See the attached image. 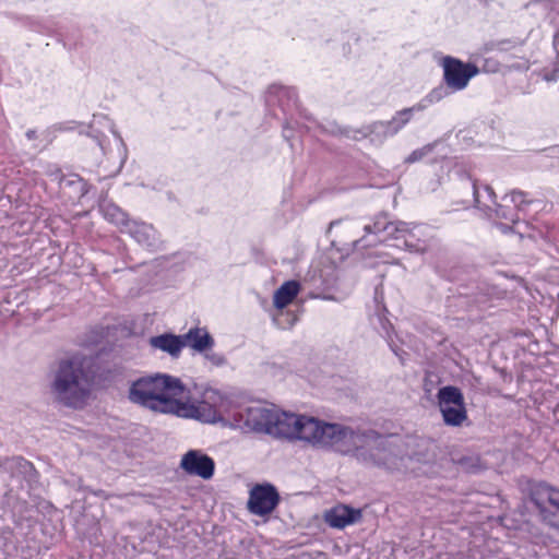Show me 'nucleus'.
Masks as SVG:
<instances>
[{
    "label": "nucleus",
    "instance_id": "obj_14",
    "mask_svg": "<svg viewBox=\"0 0 559 559\" xmlns=\"http://www.w3.org/2000/svg\"><path fill=\"white\" fill-rule=\"evenodd\" d=\"M527 237L540 242L543 250L559 260V221L539 223L534 221Z\"/></svg>",
    "mask_w": 559,
    "mask_h": 559
},
{
    "label": "nucleus",
    "instance_id": "obj_32",
    "mask_svg": "<svg viewBox=\"0 0 559 559\" xmlns=\"http://www.w3.org/2000/svg\"><path fill=\"white\" fill-rule=\"evenodd\" d=\"M4 559H28L31 551L24 546H19L12 538H5L2 548Z\"/></svg>",
    "mask_w": 559,
    "mask_h": 559
},
{
    "label": "nucleus",
    "instance_id": "obj_42",
    "mask_svg": "<svg viewBox=\"0 0 559 559\" xmlns=\"http://www.w3.org/2000/svg\"><path fill=\"white\" fill-rule=\"evenodd\" d=\"M389 346L391 350L394 353L395 356L400 358V360L404 364V355H406V352L400 348L396 344H394L392 341L389 342Z\"/></svg>",
    "mask_w": 559,
    "mask_h": 559
},
{
    "label": "nucleus",
    "instance_id": "obj_15",
    "mask_svg": "<svg viewBox=\"0 0 559 559\" xmlns=\"http://www.w3.org/2000/svg\"><path fill=\"white\" fill-rule=\"evenodd\" d=\"M323 132L331 133L333 135L341 134L353 140H360L369 136L372 142L379 143H382L385 139L393 136L392 133H389L390 128L388 121H374L357 130L334 123L331 129L323 130Z\"/></svg>",
    "mask_w": 559,
    "mask_h": 559
},
{
    "label": "nucleus",
    "instance_id": "obj_1",
    "mask_svg": "<svg viewBox=\"0 0 559 559\" xmlns=\"http://www.w3.org/2000/svg\"><path fill=\"white\" fill-rule=\"evenodd\" d=\"M187 391L177 377L156 372L132 381L128 400L135 405L159 414L191 418L201 423L214 424L221 419L216 408L206 402L195 405L179 397Z\"/></svg>",
    "mask_w": 559,
    "mask_h": 559
},
{
    "label": "nucleus",
    "instance_id": "obj_26",
    "mask_svg": "<svg viewBox=\"0 0 559 559\" xmlns=\"http://www.w3.org/2000/svg\"><path fill=\"white\" fill-rule=\"evenodd\" d=\"M98 211L109 223L116 225L120 230L131 221L129 215L112 201L104 199L98 204Z\"/></svg>",
    "mask_w": 559,
    "mask_h": 559
},
{
    "label": "nucleus",
    "instance_id": "obj_49",
    "mask_svg": "<svg viewBox=\"0 0 559 559\" xmlns=\"http://www.w3.org/2000/svg\"><path fill=\"white\" fill-rule=\"evenodd\" d=\"M480 2L487 3V0H479Z\"/></svg>",
    "mask_w": 559,
    "mask_h": 559
},
{
    "label": "nucleus",
    "instance_id": "obj_23",
    "mask_svg": "<svg viewBox=\"0 0 559 559\" xmlns=\"http://www.w3.org/2000/svg\"><path fill=\"white\" fill-rule=\"evenodd\" d=\"M373 305L374 312L372 314L371 321L374 325L379 326V329L388 340H391L393 324L388 318L389 311L384 304L383 290L378 286L374 288Z\"/></svg>",
    "mask_w": 559,
    "mask_h": 559
},
{
    "label": "nucleus",
    "instance_id": "obj_47",
    "mask_svg": "<svg viewBox=\"0 0 559 559\" xmlns=\"http://www.w3.org/2000/svg\"><path fill=\"white\" fill-rule=\"evenodd\" d=\"M112 133H114L115 138L120 142V145L122 146V148L126 151L127 146H126V143L123 142L121 134L117 131H112Z\"/></svg>",
    "mask_w": 559,
    "mask_h": 559
},
{
    "label": "nucleus",
    "instance_id": "obj_43",
    "mask_svg": "<svg viewBox=\"0 0 559 559\" xmlns=\"http://www.w3.org/2000/svg\"><path fill=\"white\" fill-rule=\"evenodd\" d=\"M514 226L515 225H509V224H503V223H499L497 224V227L503 233V234H508V233H511L514 230Z\"/></svg>",
    "mask_w": 559,
    "mask_h": 559
},
{
    "label": "nucleus",
    "instance_id": "obj_27",
    "mask_svg": "<svg viewBox=\"0 0 559 559\" xmlns=\"http://www.w3.org/2000/svg\"><path fill=\"white\" fill-rule=\"evenodd\" d=\"M300 283L296 280L284 282L274 293L273 304L276 309H284L298 295Z\"/></svg>",
    "mask_w": 559,
    "mask_h": 559
},
{
    "label": "nucleus",
    "instance_id": "obj_33",
    "mask_svg": "<svg viewBox=\"0 0 559 559\" xmlns=\"http://www.w3.org/2000/svg\"><path fill=\"white\" fill-rule=\"evenodd\" d=\"M86 518L84 516L82 520L76 523L78 533L82 534V536L87 539L91 544H98L99 536L102 535V530L99 523L95 520H91V524L86 530L83 528L85 524Z\"/></svg>",
    "mask_w": 559,
    "mask_h": 559
},
{
    "label": "nucleus",
    "instance_id": "obj_40",
    "mask_svg": "<svg viewBox=\"0 0 559 559\" xmlns=\"http://www.w3.org/2000/svg\"><path fill=\"white\" fill-rule=\"evenodd\" d=\"M522 45V41L520 40H514V39H504V40H500L496 44V47L498 50H501V51H507V50H510L516 46H521Z\"/></svg>",
    "mask_w": 559,
    "mask_h": 559
},
{
    "label": "nucleus",
    "instance_id": "obj_41",
    "mask_svg": "<svg viewBox=\"0 0 559 559\" xmlns=\"http://www.w3.org/2000/svg\"><path fill=\"white\" fill-rule=\"evenodd\" d=\"M552 13L549 16V23L552 24L555 27L559 26V0H554L552 4Z\"/></svg>",
    "mask_w": 559,
    "mask_h": 559
},
{
    "label": "nucleus",
    "instance_id": "obj_30",
    "mask_svg": "<svg viewBox=\"0 0 559 559\" xmlns=\"http://www.w3.org/2000/svg\"><path fill=\"white\" fill-rule=\"evenodd\" d=\"M300 425H298V431H296L294 440L306 441L316 447L320 420L306 415H300Z\"/></svg>",
    "mask_w": 559,
    "mask_h": 559
},
{
    "label": "nucleus",
    "instance_id": "obj_46",
    "mask_svg": "<svg viewBox=\"0 0 559 559\" xmlns=\"http://www.w3.org/2000/svg\"><path fill=\"white\" fill-rule=\"evenodd\" d=\"M53 128L58 131H68L73 129L72 127H69L68 123H58Z\"/></svg>",
    "mask_w": 559,
    "mask_h": 559
},
{
    "label": "nucleus",
    "instance_id": "obj_2",
    "mask_svg": "<svg viewBox=\"0 0 559 559\" xmlns=\"http://www.w3.org/2000/svg\"><path fill=\"white\" fill-rule=\"evenodd\" d=\"M98 358L75 355L61 359L51 383L56 401L73 409H82L91 395V386L97 372L93 370Z\"/></svg>",
    "mask_w": 559,
    "mask_h": 559
},
{
    "label": "nucleus",
    "instance_id": "obj_31",
    "mask_svg": "<svg viewBox=\"0 0 559 559\" xmlns=\"http://www.w3.org/2000/svg\"><path fill=\"white\" fill-rule=\"evenodd\" d=\"M426 108V105L418 103L412 107L403 108L395 112L392 119L388 120V124L390 128V132L392 135H395L400 130H402L413 118L415 112L423 111Z\"/></svg>",
    "mask_w": 559,
    "mask_h": 559
},
{
    "label": "nucleus",
    "instance_id": "obj_8",
    "mask_svg": "<svg viewBox=\"0 0 559 559\" xmlns=\"http://www.w3.org/2000/svg\"><path fill=\"white\" fill-rule=\"evenodd\" d=\"M399 226L403 227L402 221H390L388 214L380 213L376 215L371 224L364 227L365 236L354 242L355 248L366 249L376 247L379 243L393 241Z\"/></svg>",
    "mask_w": 559,
    "mask_h": 559
},
{
    "label": "nucleus",
    "instance_id": "obj_17",
    "mask_svg": "<svg viewBox=\"0 0 559 559\" xmlns=\"http://www.w3.org/2000/svg\"><path fill=\"white\" fill-rule=\"evenodd\" d=\"M121 233H127L139 245L147 248L150 251H157L162 249V242L157 237L156 230L150 224L130 221L128 226H124L123 229H121Z\"/></svg>",
    "mask_w": 559,
    "mask_h": 559
},
{
    "label": "nucleus",
    "instance_id": "obj_9",
    "mask_svg": "<svg viewBox=\"0 0 559 559\" xmlns=\"http://www.w3.org/2000/svg\"><path fill=\"white\" fill-rule=\"evenodd\" d=\"M274 409L262 405H252L240 408L233 414V421L236 428L243 432L272 433V421Z\"/></svg>",
    "mask_w": 559,
    "mask_h": 559
},
{
    "label": "nucleus",
    "instance_id": "obj_19",
    "mask_svg": "<svg viewBox=\"0 0 559 559\" xmlns=\"http://www.w3.org/2000/svg\"><path fill=\"white\" fill-rule=\"evenodd\" d=\"M58 183L60 192L71 203L79 202L90 190V185L76 174H59Z\"/></svg>",
    "mask_w": 559,
    "mask_h": 559
},
{
    "label": "nucleus",
    "instance_id": "obj_6",
    "mask_svg": "<svg viewBox=\"0 0 559 559\" xmlns=\"http://www.w3.org/2000/svg\"><path fill=\"white\" fill-rule=\"evenodd\" d=\"M510 201L513 207L496 203L490 212H493L496 217L511 222L513 225H519L522 222L525 231H519V234L521 237L527 236L534 223V215L542 209L543 202L530 198L528 193L522 190H512Z\"/></svg>",
    "mask_w": 559,
    "mask_h": 559
},
{
    "label": "nucleus",
    "instance_id": "obj_36",
    "mask_svg": "<svg viewBox=\"0 0 559 559\" xmlns=\"http://www.w3.org/2000/svg\"><path fill=\"white\" fill-rule=\"evenodd\" d=\"M453 92L450 91V87H448V85H439L437 87H435L433 90H431L425 97V102L429 103V104H433V103H438L440 102L441 99L445 98L447 96H449L450 94H452Z\"/></svg>",
    "mask_w": 559,
    "mask_h": 559
},
{
    "label": "nucleus",
    "instance_id": "obj_13",
    "mask_svg": "<svg viewBox=\"0 0 559 559\" xmlns=\"http://www.w3.org/2000/svg\"><path fill=\"white\" fill-rule=\"evenodd\" d=\"M357 431L350 428L343 427L338 424H330L320 421L318 429V442L317 448H330L335 451L346 452L343 449V443L347 440H352L355 444Z\"/></svg>",
    "mask_w": 559,
    "mask_h": 559
},
{
    "label": "nucleus",
    "instance_id": "obj_44",
    "mask_svg": "<svg viewBox=\"0 0 559 559\" xmlns=\"http://www.w3.org/2000/svg\"><path fill=\"white\" fill-rule=\"evenodd\" d=\"M556 28H557V31L554 35V48L559 57V26Z\"/></svg>",
    "mask_w": 559,
    "mask_h": 559
},
{
    "label": "nucleus",
    "instance_id": "obj_10",
    "mask_svg": "<svg viewBox=\"0 0 559 559\" xmlns=\"http://www.w3.org/2000/svg\"><path fill=\"white\" fill-rule=\"evenodd\" d=\"M443 82L451 92L464 90L468 82L479 73V68L472 62H464L452 56L442 59Z\"/></svg>",
    "mask_w": 559,
    "mask_h": 559
},
{
    "label": "nucleus",
    "instance_id": "obj_28",
    "mask_svg": "<svg viewBox=\"0 0 559 559\" xmlns=\"http://www.w3.org/2000/svg\"><path fill=\"white\" fill-rule=\"evenodd\" d=\"M4 468L11 474L22 475L27 481H35L38 477V472L36 471L34 464L23 456H13L11 459H7Z\"/></svg>",
    "mask_w": 559,
    "mask_h": 559
},
{
    "label": "nucleus",
    "instance_id": "obj_7",
    "mask_svg": "<svg viewBox=\"0 0 559 559\" xmlns=\"http://www.w3.org/2000/svg\"><path fill=\"white\" fill-rule=\"evenodd\" d=\"M437 401L445 426L461 427L468 419L465 399L460 388L441 386L437 392Z\"/></svg>",
    "mask_w": 559,
    "mask_h": 559
},
{
    "label": "nucleus",
    "instance_id": "obj_5",
    "mask_svg": "<svg viewBox=\"0 0 559 559\" xmlns=\"http://www.w3.org/2000/svg\"><path fill=\"white\" fill-rule=\"evenodd\" d=\"M526 509L543 524L559 531V489L545 481L530 487Z\"/></svg>",
    "mask_w": 559,
    "mask_h": 559
},
{
    "label": "nucleus",
    "instance_id": "obj_38",
    "mask_svg": "<svg viewBox=\"0 0 559 559\" xmlns=\"http://www.w3.org/2000/svg\"><path fill=\"white\" fill-rule=\"evenodd\" d=\"M204 359L209 361L214 367H223L226 366L228 360L223 353H215L213 350H209L205 354H202Z\"/></svg>",
    "mask_w": 559,
    "mask_h": 559
},
{
    "label": "nucleus",
    "instance_id": "obj_12",
    "mask_svg": "<svg viewBox=\"0 0 559 559\" xmlns=\"http://www.w3.org/2000/svg\"><path fill=\"white\" fill-rule=\"evenodd\" d=\"M277 103L285 116L292 114L293 110L298 111L299 116L308 121L316 123L317 128L326 130L320 123L314 121L313 117L300 107L298 94L295 87L272 84L267 90V104Z\"/></svg>",
    "mask_w": 559,
    "mask_h": 559
},
{
    "label": "nucleus",
    "instance_id": "obj_3",
    "mask_svg": "<svg viewBox=\"0 0 559 559\" xmlns=\"http://www.w3.org/2000/svg\"><path fill=\"white\" fill-rule=\"evenodd\" d=\"M352 455L365 466L380 467L388 472H406L412 456L405 453L400 435H382L374 429L358 430Z\"/></svg>",
    "mask_w": 559,
    "mask_h": 559
},
{
    "label": "nucleus",
    "instance_id": "obj_39",
    "mask_svg": "<svg viewBox=\"0 0 559 559\" xmlns=\"http://www.w3.org/2000/svg\"><path fill=\"white\" fill-rule=\"evenodd\" d=\"M88 136H91L93 139V141L96 143V145L99 146L103 154H106L107 142H108L107 136L103 132L95 130L93 128H92L91 132L88 133Z\"/></svg>",
    "mask_w": 559,
    "mask_h": 559
},
{
    "label": "nucleus",
    "instance_id": "obj_4",
    "mask_svg": "<svg viewBox=\"0 0 559 559\" xmlns=\"http://www.w3.org/2000/svg\"><path fill=\"white\" fill-rule=\"evenodd\" d=\"M436 273L449 282H457V298L462 299L461 305L466 309L487 308L490 301V288L477 281V270L473 265L462 264L456 259L438 261L435 264Z\"/></svg>",
    "mask_w": 559,
    "mask_h": 559
},
{
    "label": "nucleus",
    "instance_id": "obj_16",
    "mask_svg": "<svg viewBox=\"0 0 559 559\" xmlns=\"http://www.w3.org/2000/svg\"><path fill=\"white\" fill-rule=\"evenodd\" d=\"M180 467L190 476L209 480L215 473L214 460L201 450H189L180 461Z\"/></svg>",
    "mask_w": 559,
    "mask_h": 559
},
{
    "label": "nucleus",
    "instance_id": "obj_48",
    "mask_svg": "<svg viewBox=\"0 0 559 559\" xmlns=\"http://www.w3.org/2000/svg\"><path fill=\"white\" fill-rule=\"evenodd\" d=\"M340 223H341V221H340V219L332 221V222L330 223V228H332V227H334V226L338 225Z\"/></svg>",
    "mask_w": 559,
    "mask_h": 559
},
{
    "label": "nucleus",
    "instance_id": "obj_34",
    "mask_svg": "<svg viewBox=\"0 0 559 559\" xmlns=\"http://www.w3.org/2000/svg\"><path fill=\"white\" fill-rule=\"evenodd\" d=\"M296 131L302 134L308 132L309 128L300 124L298 121L288 120V118H286L285 122L283 123V138L289 143L292 148H294L293 139L295 138Z\"/></svg>",
    "mask_w": 559,
    "mask_h": 559
},
{
    "label": "nucleus",
    "instance_id": "obj_20",
    "mask_svg": "<svg viewBox=\"0 0 559 559\" xmlns=\"http://www.w3.org/2000/svg\"><path fill=\"white\" fill-rule=\"evenodd\" d=\"M300 420V415L275 411L270 436L293 440L296 431H298Z\"/></svg>",
    "mask_w": 559,
    "mask_h": 559
},
{
    "label": "nucleus",
    "instance_id": "obj_25",
    "mask_svg": "<svg viewBox=\"0 0 559 559\" xmlns=\"http://www.w3.org/2000/svg\"><path fill=\"white\" fill-rule=\"evenodd\" d=\"M467 181L471 183L475 206L485 212L491 211L489 203L492 205L497 203L493 189L487 183L478 185L477 180H472L469 177Z\"/></svg>",
    "mask_w": 559,
    "mask_h": 559
},
{
    "label": "nucleus",
    "instance_id": "obj_11",
    "mask_svg": "<svg viewBox=\"0 0 559 559\" xmlns=\"http://www.w3.org/2000/svg\"><path fill=\"white\" fill-rule=\"evenodd\" d=\"M280 502V492L273 484H255L249 491L247 509L253 515L267 516L277 508Z\"/></svg>",
    "mask_w": 559,
    "mask_h": 559
},
{
    "label": "nucleus",
    "instance_id": "obj_18",
    "mask_svg": "<svg viewBox=\"0 0 559 559\" xmlns=\"http://www.w3.org/2000/svg\"><path fill=\"white\" fill-rule=\"evenodd\" d=\"M362 516L361 509L346 504H337L326 511L324 520L332 528L342 530L358 522Z\"/></svg>",
    "mask_w": 559,
    "mask_h": 559
},
{
    "label": "nucleus",
    "instance_id": "obj_35",
    "mask_svg": "<svg viewBox=\"0 0 559 559\" xmlns=\"http://www.w3.org/2000/svg\"><path fill=\"white\" fill-rule=\"evenodd\" d=\"M554 0H530L526 4V9H532L534 14L544 15L545 19L549 20L552 13Z\"/></svg>",
    "mask_w": 559,
    "mask_h": 559
},
{
    "label": "nucleus",
    "instance_id": "obj_37",
    "mask_svg": "<svg viewBox=\"0 0 559 559\" xmlns=\"http://www.w3.org/2000/svg\"><path fill=\"white\" fill-rule=\"evenodd\" d=\"M433 148H435V144H427L420 148H416L405 158V163L413 164V163L419 162L426 155L431 153L433 151Z\"/></svg>",
    "mask_w": 559,
    "mask_h": 559
},
{
    "label": "nucleus",
    "instance_id": "obj_24",
    "mask_svg": "<svg viewBox=\"0 0 559 559\" xmlns=\"http://www.w3.org/2000/svg\"><path fill=\"white\" fill-rule=\"evenodd\" d=\"M150 344L154 348L167 353L173 358H178L185 348L183 334L176 335L166 332L150 338Z\"/></svg>",
    "mask_w": 559,
    "mask_h": 559
},
{
    "label": "nucleus",
    "instance_id": "obj_45",
    "mask_svg": "<svg viewBox=\"0 0 559 559\" xmlns=\"http://www.w3.org/2000/svg\"><path fill=\"white\" fill-rule=\"evenodd\" d=\"M25 136L27 138V140L33 141L37 139V132L36 130L29 129L26 131Z\"/></svg>",
    "mask_w": 559,
    "mask_h": 559
},
{
    "label": "nucleus",
    "instance_id": "obj_21",
    "mask_svg": "<svg viewBox=\"0 0 559 559\" xmlns=\"http://www.w3.org/2000/svg\"><path fill=\"white\" fill-rule=\"evenodd\" d=\"M185 347L197 354H205L215 346V340L206 328L193 326L183 334Z\"/></svg>",
    "mask_w": 559,
    "mask_h": 559
},
{
    "label": "nucleus",
    "instance_id": "obj_29",
    "mask_svg": "<svg viewBox=\"0 0 559 559\" xmlns=\"http://www.w3.org/2000/svg\"><path fill=\"white\" fill-rule=\"evenodd\" d=\"M453 463L464 473L477 475L487 469L479 454L468 453L452 456Z\"/></svg>",
    "mask_w": 559,
    "mask_h": 559
},
{
    "label": "nucleus",
    "instance_id": "obj_22",
    "mask_svg": "<svg viewBox=\"0 0 559 559\" xmlns=\"http://www.w3.org/2000/svg\"><path fill=\"white\" fill-rule=\"evenodd\" d=\"M389 246L404 249L413 253H423L426 251L427 246L424 240H420L413 229L409 228V224L404 222V226H399L396 235L393 238V243Z\"/></svg>",
    "mask_w": 559,
    "mask_h": 559
}]
</instances>
